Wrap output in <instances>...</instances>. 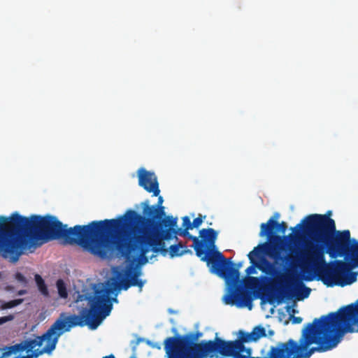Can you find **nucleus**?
Listing matches in <instances>:
<instances>
[{
  "label": "nucleus",
  "mask_w": 358,
  "mask_h": 358,
  "mask_svg": "<svg viewBox=\"0 0 358 358\" xmlns=\"http://www.w3.org/2000/svg\"><path fill=\"white\" fill-rule=\"evenodd\" d=\"M131 285L126 278L120 283L113 282L106 288L96 289L94 295L88 292L78 294L75 299L76 307L79 312L80 320H85L86 323L83 327L87 325L91 329H96L101 323L103 319L108 316L112 310L113 304L109 298L110 294H113L117 289L127 290Z\"/></svg>",
  "instance_id": "obj_6"
},
{
  "label": "nucleus",
  "mask_w": 358,
  "mask_h": 358,
  "mask_svg": "<svg viewBox=\"0 0 358 358\" xmlns=\"http://www.w3.org/2000/svg\"><path fill=\"white\" fill-rule=\"evenodd\" d=\"M306 280H313V278H306Z\"/></svg>",
  "instance_id": "obj_37"
},
{
  "label": "nucleus",
  "mask_w": 358,
  "mask_h": 358,
  "mask_svg": "<svg viewBox=\"0 0 358 358\" xmlns=\"http://www.w3.org/2000/svg\"><path fill=\"white\" fill-rule=\"evenodd\" d=\"M355 331H358V306L352 303L314 319L303 329L299 343L292 339L279 343L266 357L254 358H310L316 352L334 349L345 333Z\"/></svg>",
  "instance_id": "obj_4"
},
{
  "label": "nucleus",
  "mask_w": 358,
  "mask_h": 358,
  "mask_svg": "<svg viewBox=\"0 0 358 358\" xmlns=\"http://www.w3.org/2000/svg\"><path fill=\"white\" fill-rule=\"evenodd\" d=\"M15 317L13 315H8L7 316H3V317H0V325L7 322H9V321H12L13 320H14Z\"/></svg>",
  "instance_id": "obj_28"
},
{
  "label": "nucleus",
  "mask_w": 358,
  "mask_h": 358,
  "mask_svg": "<svg viewBox=\"0 0 358 358\" xmlns=\"http://www.w3.org/2000/svg\"><path fill=\"white\" fill-rule=\"evenodd\" d=\"M188 253L192 254V252L187 249L186 245H182L181 243L171 245L169 247V255L171 258L175 257H180Z\"/></svg>",
  "instance_id": "obj_18"
},
{
  "label": "nucleus",
  "mask_w": 358,
  "mask_h": 358,
  "mask_svg": "<svg viewBox=\"0 0 358 358\" xmlns=\"http://www.w3.org/2000/svg\"><path fill=\"white\" fill-rule=\"evenodd\" d=\"M189 229H181V228H179V229H176L175 228V231H176V235H178V236H182V237H186L187 235H189V231H188Z\"/></svg>",
  "instance_id": "obj_26"
},
{
  "label": "nucleus",
  "mask_w": 358,
  "mask_h": 358,
  "mask_svg": "<svg viewBox=\"0 0 358 358\" xmlns=\"http://www.w3.org/2000/svg\"><path fill=\"white\" fill-rule=\"evenodd\" d=\"M302 322V318L300 317H294L292 316V323L293 324H300Z\"/></svg>",
  "instance_id": "obj_33"
},
{
  "label": "nucleus",
  "mask_w": 358,
  "mask_h": 358,
  "mask_svg": "<svg viewBox=\"0 0 358 358\" xmlns=\"http://www.w3.org/2000/svg\"><path fill=\"white\" fill-rule=\"evenodd\" d=\"M271 243V242H265L255 247L248 255L249 260H259L258 262H262V258H265L264 255L268 254L273 248V245Z\"/></svg>",
  "instance_id": "obj_15"
},
{
  "label": "nucleus",
  "mask_w": 358,
  "mask_h": 358,
  "mask_svg": "<svg viewBox=\"0 0 358 358\" xmlns=\"http://www.w3.org/2000/svg\"><path fill=\"white\" fill-rule=\"evenodd\" d=\"M245 288L249 289H257L260 287L261 280L258 277L248 276L244 280Z\"/></svg>",
  "instance_id": "obj_19"
},
{
  "label": "nucleus",
  "mask_w": 358,
  "mask_h": 358,
  "mask_svg": "<svg viewBox=\"0 0 358 358\" xmlns=\"http://www.w3.org/2000/svg\"><path fill=\"white\" fill-rule=\"evenodd\" d=\"M103 358H115L113 355H110L108 356H106Z\"/></svg>",
  "instance_id": "obj_35"
},
{
  "label": "nucleus",
  "mask_w": 358,
  "mask_h": 358,
  "mask_svg": "<svg viewBox=\"0 0 358 358\" xmlns=\"http://www.w3.org/2000/svg\"><path fill=\"white\" fill-rule=\"evenodd\" d=\"M110 220L106 219L67 229L53 215H33L28 218L15 212L9 217L0 216V254L15 263L24 250L38 241L63 238L103 259L110 250Z\"/></svg>",
  "instance_id": "obj_1"
},
{
  "label": "nucleus",
  "mask_w": 358,
  "mask_h": 358,
  "mask_svg": "<svg viewBox=\"0 0 358 358\" xmlns=\"http://www.w3.org/2000/svg\"><path fill=\"white\" fill-rule=\"evenodd\" d=\"M177 225V218H173L171 216H167L165 218L162 217L159 220V228H175Z\"/></svg>",
  "instance_id": "obj_21"
},
{
  "label": "nucleus",
  "mask_w": 358,
  "mask_h": 358,
  "mask_svg": "<svg viewBox=\"0 0 358 358\" xmlns=\"http://www.w3.org/2000/svg\"><path fill=\"white\" fill-rule=\"evenodd\" d=\"M141 275L140 270L130 268L126 272V278L129 280L131 287H138L139 291H142V288L145 281L139 279V276Z\"/></svg>",
  "instance_id": "obj_17"
},
{
  "label": "nucleus",
  "mask_w": 358,
  "mask_h": 358,
  "mask_svg": "<svg viewBox=\"0 0 358 358\" xmlns=\"http://www.w3.org/2000/svg\"><path fill=\"white\" fill-rule=\"evenodd\" d=\"M292 283L295 286V292H292L291 290L283 291L281 290L279 292V296L278 297H274L273 295H271L270 299L268 300L270 303L273 302V298L278 299V303H280L281 300L283 298L291 299L293 296H296L298 300H303L306 298H308L310 294L311 289L306 287L302 282L299 281L298 279H291Z\"/></svg>",
  "instance_id": "obj_13"
},
{
  "label": "nucleus",
  "mask_w": 358,
  "mask_h": 358,
  "mask_svg": "<svg viewBox=\"0 0 358 358\" xmlns=\"http://www.w3.org/2000/svg\"><path fill=\"white\" fill-rule=\"evenodd\" d=\"M85 317L86 316L83 317H85V320H80L76 315H66L65 313H62L59 317L42 336H36L34 339L25 340L22 343L10 346L8 348V351L3 353V356H9L12 353L22 352L24 350L31 352L36 346L41 347L44 341H45L46 343H48L49 341H52L53 337L59 331H62L63 334L65 331H70L72 327L77 326L83 327V324L86 323L87 317Z\"/></svg>",
  "instance_id": "obj_8"
},
{
  "label": "nucleus",
  "mask_w": 358,
  "mask_h": 358,
  "mask_svg": "<svg viewBox=\"0 0 358 358\" xmlns=\"http://www.w3.org/2000/svg\"><path fill=\"white\" fill-rule=\"evenodd\" d=\"M230 262V268L236 269L238 275L234 282L230 278H223L228 285L231 287V295L226 297V303L228 304H234L235 301L240 302L241 303L238 305V306H248L250 310L252 308V298L250 294L248 293L241 292L239 289V287L236 288V284L239 282V268L241 266V264L238 263L237 265L234 264L229 259H227Z\"/></svg>",
  "instance_id": "obj_10"
},
{
  "label": "nucleus",
  "mask_w": 358,
  "mask_h": 358,
  "mask_svg": "<svg viewBox=\"0 0 358 358\" xmlns=\"http://www.w3.org/2000/svg\"><path fill=\"white\" fill-rule=\"evenodd\" d=\"M199 236L201 240L189 233L186 236L193 241L192 247L195 250L196 255L201 261L206 263L212 273L221 278H231L234 282L238 275L237 270L230 268L231 262L222 252L216 250L217 232L213 228L202 229L199 231Z\"/></svg>",
  "instance_id": "obj_7"
},
{
  "label": "nucleus",
  "mask_w": 358,
  "mask_h": 358,
  "mask_svg": "<svg viewBox=\"0 0 358 358\" xmlns=\"http://www.w3.org/2000/svg\"><path fill=\"white\" fill-rule=\"evenodd\" d=\"M330 215L331 211L324 215H309L291 229L294 235L287 236L294 243L301 240V231L309 236L311 241L306 243L303 249L289 248L287 258L292 264L299 262L303 273L313 272L318 275L328 286L333 285L336 273L345 271L348 266L342 260H335L332 264L326 262L325 254L336 258V223Z\"/></svg>",
  "instance_id": "obj_3"
},
{
  "label": "nucleus",
  "mask_w": 358,
  "mask_h": 358,
  "mask_svg": "<svg viewBox=\"0 0 358 358\" xmlns=\"http://www.w3.org/2000/svg\"><path fill=\"white\" fill-rule=\"evenodd\" d=\"M117 294L116 293V294H115V296L114 298H113L112 299H110V301H111V302H112V301H114V302H115V303H117Z\"/></svg>",
  "instance_id": "obj_34"
},
{
  "label": "nucleus",
  "mask_w": 358,
  "mask_h": 358,
  "mask_svg": "<svg viewBox=\"0 0 358 358\" xmlns=\"http://www.w3.org/2000/svg\"><path fill=\"white\" fill-rule=\"evenodd\" d=\"M5 356H3V355L1 356H0V358H2V357H4Z\"/></svg>",
  "instance_id": "obj_38"
},
{
  "label": "nucleus",
  "mask_w": 358,
  "mask_h": 358,
  "mask_svg": "<svg viewBox=\"0 0 358 358\" xmlns=\"http://www.w3.org/2000/svg\"><path fill=\"white\" fill-rule=\"evenodd\" d=\"M138 185L148 192H152L154 196H157L159 194L160 190L155 174L143 168L138 171Z\"/></svg>",
  "instance_id": "obj_14"
},
{
  "label": "nucleus",
  "mask_w": 358,
  "mask_h": 358,
  "mask_svg": "<svg viewBox=\"0 0 358 358\" xmlns=\"http://www.w3.org/2000/svg\"><path fill=\"white\" fill-rule=\"evenodd\" d=\"M269 334L270 335H273V331H269Z\"/></svg>",
  "instance_id": "obj_36"
},
{
  "label": "nucleus",
  "mask_w": 358,
  "mask_h": 358,
  "mask_svg": "<svg viewBox=\"0 0 358 358\" xmlns=\"http://www.w3.org/2000/svg\"><path fill=\"white\" fill-rule=\"evenodd\" d=\"M250 262L251 265L245 270L248 275L256 273V268H257L265 274L272 276L273 278V283L281 285L286 278L284 273L279 271L274 264L266 258H262V262H259L257 260L250 261Z\"/></svg>",
  "instance_id": "obj_11"
},
{
  "label": "nucleus",
  "mask_w": 358,
  "mask_h": 358,
  "mask_svg": "<svg viewBox=\"0 0 358 358\" xmlns=\"http://www.w3.org/2000/svg\"><path fill=\"white\" fill-rule=\"evenodd\" d=\"M133 358H135V357H133Z\"/></svg>",
  "instance_id": "obj_39"
},
{
  "label": "nucleus",
  "mask_w": 358,
  "mask_h": 358,
  "mask_svg": "<svg viewBox=\"0 0 358 358\" xmlns=\"http://www.w3.org/2000/svg\"><path fill=\"white\" fill-rule=\"evenodd\" d=\"M182 227L185 229H193L192 228V223L191 222L190 219H189V217L185 216L182 218Z\"/></svg>",
  "instance_id": "obj_25"
},
{
  "label": "nucleus",
  "mask_w": 358,
  "mask_h": 358,
  "mask_svg": "<svg viewBox=\"0 0 358 358\" xmlns=\"http://www.w3.org/2000/svg\"><path fill=\"white\" fill-rule=\"evenodd\" d=\"M143 215L129 210L116 219H110V245L127 259H138L148 262L146 255L150 251L166 255L164 240L176 237L175 228H159V220L165 215L164 208L149 206V201L141 203Z\"/></svg>",
  "instance_id": "obj_2"
},
{
  "label": "nucleus",
  "mask_w": 358,
  "mask_h": 358,
  "mask_svg": "<svg viewBox=\"0 0 358 358\" xmlns=\"http://www.w3.org/2000/svg\"><path fill=\"white\" fill-rule=\"evenodd\" d=\"M238 334L239 338L235 341H227L215 337L214 341L200 343L193 342L199 334L169 337L164 341V349L169 358H206L210 353L232 358H250L251 349L246 348L244 343L253 341L251 333L239 331Z\"/></svg>",
  "instance_id": "obj_5"
},
{
  "label": "nucleus",
  "mask_w": 358,
  "mask_h": 358,
  "mask_svg": "<svg viewBox=\"0 0 358 358\" xmlns=\"http://www.w3.org/2000/svg\"><path fill=\"white\" fill-rule=\"evenodd\" d=\"M34 278H35V281H36V285L38 287L39 292L44 296L48 297L49 292H48V287H47L44 280L42 278V277L39 274H36L34 276Z\"/></svg>",
  "instance_id": "obj_20"
},
{
  "label": "nucleus",
  "mask_w": 358,
  "mask_h": 358,
  "mask_svg": "<svg viewBox=\"0 0 358 358\" xmlns=\"http://www.w3.org/2000/svg\"><path fill=\"white\" fill-rule=\"evenodd\" d=\"M22 301V299H15L12 300L8 302H4L2 303L0 306V308L1 310L12 308L13 307L17 306V305L20 304Z\"/></svg>",
  "instance_id": "obj_24"
},
{
  "label": "nucleus",
  "mask_w": 358,
  "mask_h": 358,
  "mask_svg": "<svg viewBox=\"0 0 358 358\" xmlns=\"http://www.w3.org/2000/svg\"><path fill=\"white\" fill-rule=\"evenodd\" d=\"M203 222V217L201 215H199L197 217H196L192 222V228H198Z\"/></svg>",
  "instance_id": "obj_27"
},
{
  "label": "nucleus",
  "mask_w": 358,
  "mask_h": 358,
  "mask_svg": "<svg viewBox=\"0 0 358 358\" xmlns=\"http://www.w3.org/2000/svg\"><path fill=\"white\" fill-rule=\"evenodd\" d=\"M164 200H163V198L162 196H159L158 198V202H157V205H152V206H155L156 208H164L162 205V203H163Z\"/></svg>",
  "instance_id": "obj_31"
},
{
  "label": "nucleus",
  "mask_w": 358,
  "mask_h": 358,
  "mask_svg": "<svg viewBox=\"0 0 358 358\" xmlns=\"http://www.w3.org/2000/svg\"><path fill=\"white\" fill-rule=\"evenodd\" d=\"M287 228L286 222L278 223L273 218H270L266 223H262L260 225L259 236H267L269 242H279L282 241V237L275 234L276 231H280L284 234Z\"/></svg>",
  "instance_id": "obj_12"
},
{
  "label": "nucleus",
  "mask_w": 358,
  "mask_h": 358,
  "mask_svg": "<svg viewBox=\"0 0 358 358\" xmlns=\"http://www.w3.org/2000/svg\"><path fill=\"white\" fill-rule=\"evenodd\" d=\"M286 310L287 312L291 315V317H292L293 315L296 312V310L290 306H287Z\"/></svg>",
  "instance_id": "obj_32"
},
{
  "label": "nucleus",
  "mask_w": 358,
  "mask_h": 358,
  "mask_svg": "<svg viewBox=\"0 0 358 358\" xmlns=\"http://www.w3.org/2000/svg\"><path fill=\"white\" fill-rule=\"evenodd\" d=\"M57 287L59 296L62 299H66L68 292L64 281L61 279L57 281Z\"/></svg>",
  "instance_id": "obj_23"
},
{
  "label": "nucleus",
  "mask_w": 358,
  "mask_h": 358,
  "mask_svg": "<svg viewBox=\"0 0 358 358\" xmlns=\"http://www.w3.org/2000/svg\"><path fill=\"white\" fill-rule=\"evenodd\" d=\"M356 280H357L356 275H355V273H352L350 274L349 278L348 279L347 284H351V283L355 282Z\"/></svg>",
  "instance_id": "obj_30"
},
{
  "label": "nucleus",
  "mask_w": 358,
  "mask_h": 358,
  "mask_svg": "<svg viewBox=\"0 0 358 358\" xmlns=\"http://www.w3.org/2000/svg\"><path fill=\"white\" fill-rule=\"evenodd\" d=\"M336 253L337 257H345L348 261L345 262L347 268L339 273H336V278L348 273L353 268L358 267V241L353 240L350 243V233L349 230L342 231L336 230Z\"/></svg>",
  "instance_id": "obj_9"
},
{
  "label": "nucleus",
  "mask_w": 358,
  "mask_h": 358,
  "mask_svg": "<svg viewBox=\"0 0 358 358\" xmlns=\"http://www.w3.org/2000/svg\"><path fill=\"white\" fill-rule=\"evenodd\" d=\"M62 334V331H59L57 333L54 337L52 341H49L48 343H46L45 347L41 350L36 349L29 355H27L26 356H22L20 358H37L40 355L48 353H51L56 348V345L58 342V339L60 337V336Z\"/></svg>",
  "instance_id": "obj_16"
},
{
  "label": "nucleus",
  "mask_w": 358,
  "mask_h": 358,
  "mask_svg": "<svg viewBox=\"0 0 358 358\" xmlns=\"http://www.w3.org/2000/svg\"><path fill=\"white\" fill-rule=\"evenodd\" d=\"M15 279L22 284H26L27 282V278L21 273H17L15 274Z\"/></svg>",
  "instance_id": "obj_29"
},
{
  "label": "nucleus",
  "mask_w": 358,
  "mask_h": 358,
  "mask_svg": "<svg viewBox=\"0 0 358 358\" xmlns=\"http://www.w3.org/2000/svg\"><path fill=\"white\" fill-rule=\"evenodd\" d=\"M250 333H251V336L253 339V341H257L260 338L265 337L266 336V330L262 326L255 327Z\"/></svg>",
  "instance_id": "obj_22"
}]
</instances>
